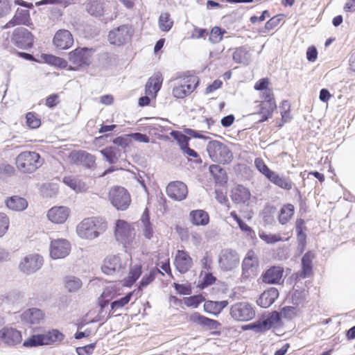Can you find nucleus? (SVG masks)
I'll return each mask as SVG.
<instances>
[{
	"label": "nucleus",
	"mask_w": 355,
	"mask_h": 355,
	"mask_svg": "<svg viewBox=\"0 0 355 355\" xmlns=\"http://www.w3.org/2000/svg\"><path fill=\"white\" fill-rule=\"evenodd\" d=\"M206 150L214 162L227 164L232 161L234 157L230 148L225 144L217 140L209 141Z\"/></svg>",
	"instance_id": "1"
},
{
	"label": "nucleus",
	"mask_w": 355,
	"mask_h": 355,
	"mask_svg": "<svg viewBox=\"0 0 355 355\" xmlns=\"http://www.w3.org/2000/svg\"><path fill=\"white\" fill-rule=\"evenodd\" d=\"M42 164L40 155L36 152L25 151L16 158L17 168L22 173H31Z\"/></svg>",
	"instance_id": "2"
},
{
	"label": "nucleus",
	"mask_w": 355,
	"mask_h": 355,
	"mask_svg": "<svg viewBox=\"0 0 355 355\" xmlns=\"http://www.w3.org/2000/svg\"><path fill=\"white\" fill-rule=\"evenodd\" d=\"M198 85V79L194 76L178 78L174 80L172 94L176 98H184L191 94Z\"/></svg>",
	"instance_id": "3"
},
{
	"label": "nucleus",
	"mask_w": 355,
	"mask_h": 355,
	"mask_svg": "<svg viewBox=\"0 0 355 355\" xmlns=\"http://www.w3.org/2000/svg\"><path fill=\"white\" fill-rule=\"evenodd\" d=\"M99 227L98 218H87L77 225L76 233L83 239L92 240L99 236Z\"/></svg>",
	"instance_id": "4"
},
{
	"label": "nucleus",
	"mask_w": 355,
	"mask_h": 355,
	"mask_svg": "<svg viewBox=\"0 0 355 355\" xmlns=\"http://www.w3.org/2000/svg\"><path fill=\"white\" fill-rule=\"evenodd\" d=\"M114 235L116 239L124 247L131 245L135 236V227L124 220L116 221Z\"/></svg>",
	"instance_id": "5"
},
{
	"label": "nucleus",
	"mask_w": 355,
	"mask_h": 355,
	"mask_svg": "<svg viewBox=\"0 0 355 355\" xmlns=\"http://www.w3.org/2000/svg\"><path fill=\"white\" fill-rule=\"evenodd\" d=\"M108 196L111 204L118 210L127 209L131 202L128 191L122 187L116 186L111 188Z\"/></svg>",
	"instance_id": "6"
},
{
	"label": "nucleus",
	"mask_w": 355,
	"mask_h": 355,
	"mask_svg": "<svg viewBox=\"0 0 355 355\" xmlns=\"http://www.w3.org/2000/svg\"><path fill=\"white\" fill-rule=\"evenodd\" d=\"M93 53L92 49L86 47L77 48L69 52L68 59L74 67H70L69 69L76 71L80 67L89 66L91 63V58Z\"/></svg>",
	"instance_id": "7"
},
{
	"label": "nucleus",
	"mask_w": 355,
	"mask_h": 355,
	"mask_svg": "<svg viewBox=\"0 0 355 355\" xmlns=\"http://www.w3.org/2000/svg\"><path fill=\"white\" fill-rule=\"evenodd\" d=\"M230 315L235 320L247 322L255 316V310L252 305L247 302H237L232 305Z\"/></svg>",
	"instance_id": "8"
},
{
	"label": "nucleus",
	"mask_w": 355,
	"mask_h": 355,
	"mask_svg": "<svg viewBox=\"0 0 355 355\" xmlns=\"http://www.w3.org/2000/svg\"><path fill=\"white\" fill-rule=\"evenodd\" d=\"M261 96L263 101L260 105V112L252 114L254 116L261 115V119H258V121L260 123L266 121L270 118L273 111L277 107L272 89L268 88L263 90Z\"/></svg>",
	"instance_id": "9"
},
{
	"label": "nucleus",
	"mask_w": 355,
	"mask_h": 355,
	"mask_svg": "<svg viewBox=\"0 0 355 355\" xmlns=\"http://www.w3.org/2000/svg\"><path fill=\"white\" fill-rule=\"evenodd\" d=\"M240 262L238 252L232 249L222 250L218 257V265L223 271H231L236 268Z\"/></svg>",
	"instance_id": "10"
},
{
	"label": "nucleus",
	"mask_w": 355,
	"mask_h": 355,
	"mask_svg": "<svg viewBox=\"0 0 355 355\" xmlns=\"http://www.w3.org/2000/svg\"><path fill=\"white\" fill-rule=\"evenodd\" d=\"M44 263V259L38 254H28L21 259L19 269L26 275H31L41 268Z\"/></svg>",
	"instance_id": "11"
},
{
	"label": "nucleus",
	"mask_w": 355,
	"mask_h": 355,
	"mask_svg": "<svg viewBox=\"0 0 355 355\" xmlns=\"http://www.w3.org/2000/svg\"><path fill=\"white\" fill-rule=\"evenodd\" d=\"M126 268V263L123 262L119 256H107L101 267L102 271L107 275L123 272Z\"/></svg>",
	"instance_id": "12"
},
{
	"label": "nucleus",
	"mask_w": 355,
	"mask_h": 355,
	"mask_svg": "<svg viewBox=\"0 0 355 355\" xmlns=\"http://www.w3.org/2000/svg\"><path fill=\"white\" fill-rule=\"evenodd\" d=\"M11 41L17 47L27 49L33 46V35L25 28H17L12 33Z\"/></svg>",
	"instance_id": "13"
},
{
	"label": "nucleus",
	"mask_w": 355,
	"mask_h": 355,
	"mask_svg": "<svg viewBox=\"0 0 355 355\" xmlns=\"http://www.w3.org/2000/svg\"><path fill=\"white\" fill-rule=\"evenodd\" d=\"M70 243L64 239L52 240L50 245V256L53 259H63L69 255Z\"/></svg>",
	"instance_id": "14"
},
{
	"label": "nucleus",
	"mask_w": 355,
	"mask_h": 355,
	"mask_svg": "<svg viewBox=\"0 0 355 355\" xmlns=\"http://www.w3.org/2000/svg\"><path fill=\"white\" fill-rule=\"evenodd\" d=\"M131 35L130 27L122 25L110 31L108 40L111 44L120 46L128 41Z\"/></svg>",
	"instance_id": "15"
},
{
	"label": "nucleus",
	"mask_w": 355,
	"mask_h": 355,
	"mask_svg": "<svg viewBox=\"0 0 355 355\" xmlns=\"http://www.w3.org/2000/svg\"><path fill=\"white\" fill-rule=\"evenodd\" d=\"M21 340V332L15 328L4 327L0 330V341L7 346H15Z\"/></svg>",
	"instance_id": "16"
},
{
	"label": "nucleus",
	"mask_w": 355,
	"mask_h": 355,
	"mask_svg": "<svg viewBox=\"0 0 355 355\" xmlns=\"http://www.w3.org/2000/svg\"><path fill=\"white\" fill-rule=\"evenodd\" d=\"M166 193L169 198L181 201L186 198L188 189L187 185L180 181L171 182L166 187Z\"/></svg>",
	"instance_id": "17"
},
{
	"label": "nucleus",
	"mask_w": 355,
	"mask_h": 355,
	"mask_svg": "<svg viewBox=\"0 0 355 355\" xmlns=\"http://www.w3.org/2000/svg\"><path fill=\"white\" fill-rule=\"evenodd\" d=\"M53 43L56 48L60 50H66L73 45V37L68 30L61 29L55 33Z\"/></svg>",
	"instance_id": "18"
},
{
	"label": "nucleus",
	"mask_w": 355,
	"mask_h": 355,
	"mask_svg": "<svg viewBox=\"0 0 355 355\" xmlns=\"http://www.w3.org/2000/svg\"><path fill=\"white\" fill-rule=\"evenodd\" d=\"M70 215V209L65 206H55L47 212L48 219L55 224L64 223Z\"/></svg>",
	"instance_id": "19"
},
{
	"label": "nucleus",
	"mask_w": 355,
	"mask_h": 355,
	"mask_svg": "<svg viewBox=\"0 0 355 355\" xmlns=\"http://www.w3.org/2000/svg\"><path fill=\"white\" fill-rule=\"evenodd\" d=\"M71 161L86 168H92L95 164V157L85 151H73L70 153Z\"/></svg>",
	"instance_id": "20"
},
{
	"label": "nucleus",
	"mask_w": 355,
	"mask_h": 355,
	"mask_svg": "<svg viewBox=\"0 0 355 355\" xmlns=\"http://www.w3.org/2000/svg\"><path fill=\"white\" fill-rule=\"evenodd\" d=\"M192 264V259L187 252L178 250L175 259V265L180 273L187 272L191 268Z\"/></svg>",
	"instance_id": "21"
},
{
	"label": "nucleus",
	"mask_w": 355,
	"mask_h": 355,
	"mask_svg": "<svg viewBox=\"0 0 355 355\" xmlns=\"http://www.w3.org/2000/svg\"><path fill=\"white\" fill-rule=\"evenodd\" d=\"M189 320L209 330H216L220 325L217 320L207 318L198 312L192 313L189 317Z\"/></svg>",
	"instance_id": "22"
},
{
	"label": "nucleus",
	"mask_w": 355,
	"mask_h": 355,
	"mask_svg": "<svg viewBox=\"0 0 355 355\" xmlns=\"http://www.w3.org/2000/svg\"><path fill=\"white\" fill-rule=\"evenodd\" d=\"M163 78L160 73L153 74L147 81L145 87V93L148 96L155 98L159 91Z\"/></svg>",
	"instance_id": "23"
},
{
	"label": "nucleus",
	"mask_w": 355,
	"mask_h": 355,
	"mask_svg": "<svg viewBox=\"0 0 355 355\" xmlns=\"http://www.w3.org/2000/svg\"><path fill=\"white\" fill-rule=\"evenodd\" d=\"M278 296V290L275 288H270L261 293L257 301V304L262 308H268L274 303Z\"/></svg>",
	"instance_id": "24"
},
{
	"label": "nucleus",
	"mask_w": 355,
	"mask_h": 355,
	"mask_svg": "<svg viewBox=\"0 0 355 355\" xmlns=\"http://www.w3.org/2000/svg\"><path fill=\"white\" fill-rule=\"evenodd\" d=\"M284 270L279 266H273L262 275V280L267 284H278L282 277Z\"/></svg>",
	"instance_id": "25"
},
{
	"label": "nucleus",
	"mask_w": 355,
	"mask_h": 355,
	"mask_svg": "<svg viewBox=\"0 0 355 355\" xmlns=\"http://www.w3.org/2000/svg\"><path fill=\"white\" fill-rule=\"evenodd\" d=\"M189 220L195 226H205L209 223V216L202 209H196L189 213Z\"/></svg>",
	"instance_id": "26"
},
{
	"label": "nucleus",
	"mask_w": 355,
	"mask_h": 355,
	"mask_svg": "<svg viewBox=\"0 0 355 355\" xmlns=\"http://www.w3.org/2000/svg\"><path fill=\"white\" fill-rule=\"evenodd\" d=\"M44 313L37 308L26 310L21 315V320L30 324H38L44 318Z\"/></svg>",
	"instance_id": "27"
},
{
	"label": "nucleus",
	"mask_w": 355,
	"mask_h": 355,
	"mask_svg": "<svg viewBox=\"0 0 355 355\" xmlns=\"http://www.w3.org/2000/svg\"><path fill=\"white\" fill-rule=\"evenodd\" d=\"M314 259V254L309 251L302 258V270L299 272L298 276L302 279L310 276L312 272V261Z\"/></svg>",
	"instance_id": "28"
},
{
	"label": "nucleus",
	"mask_w": 355,
	"mask_h": 355,
	"mask_svg": "<svg viewBox=\"0 0 355 355\" xmlns=\"http://www.w3.org/2000/svg\"><path fill=\"white\" fill-rule=\"evenodd\" d=\"M257 266V259L252 250L248 252L242 263V275L247 277L250 275V272L253 271V268Z\"/></svg>",
	"instance_id": "29"
},
{
	"label": "nucleus",
	"mask_w": 355,
	"mask_h": 355,
	"mask_svg": "<svg viewBox=\"0 0 355 355\" xmlns=\"http://www.w3.org/2000/svg\"><path fill=\"white\" fill-rule=\"evenodd\" d=\"M6 206L11 210L16 211H21L26 209L28 207L27 200L18 196H14L6 201Z\"/></svg>",
	"instance_id": "30"
},
{
	"label": "nucleus",
	"mask_w": 355,
	"mask_h": 355,
	"mask_svg": "<svg viewBox=\"0 0 355 355\" xmlns=\"http://www.w3.org/2000/svg\"><path fill=\"white\" fill-rule=\"evenodd\" d=\"M228 305L227 300L223 301H207L204 304V310L205 312L218 315L222 310Z\"/></svg>",
	"instance_id": "31"
},
{
	"label": "nucleus",
	"mask_w": 355,
	"mask_h": 355,
	"mask_svg": "<svg viewBox=\"0 0 355 355\" xmlns=\"http://www.w3.org/2000/svg\"><path fill=\"white\" fill-rule=\"evenodd\" d=\"M250 198V192L246 187L242 185H238L232 191V199L236 203H245Z\"/></svg>",
	"instance_id": "32"
},
{
	"label": "nucleus",
	"mask_w": 355,
	"mask_h": 355,
	"mask_svg": "<svg viewBox=\"0 0 355 355\" xmlns=\"http://www.w3.org/2000/svg\"><path fill=\"white\" fill-rule=\"evenodd\" d=\"M141 222L142 223V232L144 237L147 239H150L153 236V228L150 221L149 211L147 208L145 209L141 218Z\"/></svg>",
	"instance_id": "33"
},
{
	"label": "nucleus",
	"mask_w": 355,
	"mask_h": 355,
	"mask_svg": "<svg viewBox=\"0 0 355 355\" xmlns=\"http://www.w3.org/2000/svg\"><path fill=\"white\" fill-rule=\"evenodd\" d=\"M62 182L76 192H82L87 189L85 182L71 175L64 177Z\"/></svg>",
	"instance_id": "34"
},
{
	"label": "nucleus",
	"mask_w": 355,
	"mask_h": 355,
	"mask_svg": "<svg viewBox=\"0 0 355 355\" xmlns=\"http://www.w3.org/2000/svg\"><path fill=\"white\" fill-rule=\"evenodd\" d=\"M268 180L276 186L285 190L289 191L293 188V184L289 178L280 176L276 172H274Z\"/></svg>",
	"instance_id": "35"
},
{
	"label": "nucleus",
	"mask_w": 355,
	"mask_h": 355,
	"mask_svg": "<svg viewBox=\"0 0 355 355\" xmlns=\"http://www.w3.org/2000/svg\"><path fill=\"white\" fill-rule=\"evenodd\" d=\"M87 12L91 15L101 17L104 13L103 3L98 0H90L85 4Z\"/></svg>",
	"instance_id": "36"
},
{
	"label": "nucleus",
	"mask_w": 355,
	"mask_h": 355,
	"mask_svg": "<svg viewBox=\"0 0 355 355\" xmlns=\"http://www.w3.org/2000/svg\"><path fill=\"white\" fill-rule=\"evenodd\" d=\"M295 212L294 206L292 204L288 203L284 205L279 211L278 220L280 224H286L293 217Z\"/></svg>",
	"instance_id": "37"
},
{
	"label": "nucleus",
	"mask_w": 355,
	"mask_h": 355,
	"mask_svg": "<svg viewBox=\"0 0 355 355\" xmlns=\"http://www.w3.org/2000/svg\"><path fill=\"white\" fill-rule=\"evenodd\" d=\"M141 269V266L139 264L131 266L128 277L124 280L123 285L127 287L132 286L141 276L142 273Z\"/></svg>",
	"instance_id": "38"
},
{
	"label": "nucleus",
	"mask_w": 355,
	"mask_h": 355,
	"mask_svg": "<svg viewBox=\"0 0 355 355\" xmlns=\"http://www.w3.org/2000/svg\"><path fill=\"white\" fill-rule=\"evenodd\" d=\"M28 11L21 10H17L15 16L6 25L2 26L3 29L13 27L17 24H24L27 20Z\"/></svg>",
	"instance_id": "39"
},
{
	"label": "nucleus",
	"mask_w": 355,
	"mask_h": 355,
	"mask_svg": "<svg viewBox=\"0 0 355 355\" xmlns=\"http://www.w3.org/2000/svg\"><path fill=\"white\" fill-rule=\"evenodd\" d=\"M233 60L239 64H247L250 59V54L247 49L244 46H241L234 51L233 53Z\"/></svg>",
	"instance_id": "40"
},
{
	"label": "nucleus",
	"mask_w": 355,
	"mask_h": 355,
	"mask_svg": "<svg viewBox=\"0 0 355 355\" xmlns=\"http://www.w3.org/2000/svg\"><path fill=\"white\" fill-rule=\"evenodd\" d=\"M46 345L55 343H60L63 340L64 335L58 329H53L46 334H43Z\"/></svg>",
	"instance_id": "41"
},
{
	"label": "nucleus",
	"mask_w": 355,
	"mask_h": 355,
	"mask_svg": "<svg viewBox=\"0 0 355 355\" xmlns=\"http://www.w3.org/2000/svg\"><path fill=\"white\" fill-rule=\"evenodd\" d=\"M162 274V275L164 273L158 268H153L150 270L149 273L145 274L141 280L139 282V289L142 290L144 288H146L147 286H148L150 283H152L157 274Z\"/></svg>",
	"instance_id": "42"
},
{
	"label": "nucleus",
	"mask_w": 355,
	"mask_h": 355,
	"mask_svg": "<svg viewBox=\"0 0 355 355\" xmlns=\"http://www.w3.org/2000/svg\"><path fill=\"white\" fill-rule=\"evenodd\" d=\"M304 221L303 219H297L296 220L295 229L297 232V239L299 245L302 248V250L306 245V235L304 232V229H306L304 225Z\"/></svg>",
	"instance_id": "43"
},
{
	"label": "nucleus",
	"mask_w": 355,
	"mask_h": 355,
	"mask_svg": "<svg viewBox=\"0 0 355 355\" xmlns=\"http://www.w3.org/2000/svg\"><path fill=\"white\" fill-rule=\"evenodd\" d=\"M158 25L159 29L164 32H168L171 29L173 25V21L171 18L168 12H162L160 14Z\"/></svg>",
	"instance_id": "44"
},
{
	"label": "nucleus",
	"mask_w": 355,
	"mask_h": 355,
	"mask_svg": "<svg viewBox=\"0 0 355 355\" xmlns=\"http://www.w3.org/2000/svg\"><path fill=\"white\" fill-rule=\"evenodd\" d=\"M64 286L69 292H76L82 286L81 280L74 276H67L64 278Z\"/></svg>",
	"instance_id": "45"
},
{
	"label": "nucleus",
	"mask_w": 355,
	"mask_h": 355,
	"mask_svg": "<svg viewBox=\"0 0 355 355\" xmlns=\"http://www.w3.org/2000/svg\"><path fill=\"white\" fill-rule=\"evenodd\" d=\"M46 345L43 334H35L25 340L23 346L25 347H35Z\"/></svg>",
	"instance_id": "46"
},
{
	"label": "nucleus",
	"mask_w": 355,
	"mask_h": 355,
	"mask_svg": "<svg viewBox=\"0 0 355 355\" xmlns=\"http://www.w3.org/2000/svg\"><path fill=\"white\" fill-rule=\"evenodd\" d=\"M282 316L280 313L272 312L266 319L261 321V325L265 331L271 329L275 324L279 322Z\"/></svg>",
	"instance_id": "47"
},
{
	"label": "nucleus",
	"mask_w": 355,
	"mask_h": 355,
	"mask_svg": "<svg viewBox=\"0 0 355 355\" xmlns=\"http://www.w3.org/2000/svg\"><path fill=\"white\" fill-rule=\"evenodd\" d=\"M254 166L257 171L264 175L268 180L270 178L275 171L270 170L268 166L265 164L264 161L260 158L257 157L254 159Z\"/></svg>",
	"instance_id": "48"
},
{
	"label": "nucleus",
	"mask_w": 355,
	"mask_h": 355,
	"mask_svg": "<svg viewBox=\"0 0 355 355\" xmlns=\"http://www.w3.org/2000/svg\"><path fill=\"white\" fill-rule=\"evenodd\" d=\"M170 135L177 141L181 150L189 146V138L178 130H172Z\"/></svg>",
	"instance_id": "49"
},
{
	"label": "nucleus",
	"mask_w": 355,
	"mask_h": 355,
	"mask_svg": "<svg viewBox=\"0 0 355 355\" xmlns=\"http://www.w3.org/2000/svg\"><path fill=\"white\" fill-rule=\"evenodd\" d=\"M259 236L268 244H274L282 240L279 234H267L263 231L259 232Z\"/></svg>",
	"instance_id": "50"
},
{
	"label": "nucleus",
	"mask_w": 355,
	"mask_h": 355,
	"mask_svg": "<svg viewBox=\"0 0 355 355\" xmlns=\"http://www.w3.org/2000/svg\"><path fill=\"white\" fill-rule=\"evenodd\" d=\"M46 61L60 69H65L68 67V63L64 59L55 55H46Z\"/></svg>",
	"instance_id": "51"
},
{
	"label": "nucleus",
	"mask_w": 355,
	"mask_h": 355,
	"mask_svg": "<svg viewBox=\"0 0 355 355\" xmlns=\"http://www.w3.org/2000/svg\"><path fill=\"white\" fill-rule=\"evenodd\" d=\"M225 33V30L215 26L214 27L210 33L209 41L214 44L220 42L223 39V35Z\"/></svg>",
	"instance_id": "52"
},
{
	"label": "nucleus",
	"mask_w": 355,
	"mask_h": 355,
	"mask_svg": "<svg viewBox=\"0 0 355 355\" xmlns=\"http://www.w3.org/2000/svg\"><path fill=\"white\" fill-rule=\"evenodd\" d=\"M132 296V293H129L124 297L115 300L111 303V309L112 310H117L123 308L125 305H126L130 301Z\"/></svg>",
	"instance_id": "53"
},
{
	"label": "nucleus",
	"mask_w": 355,
	"mask_h": 355,
	"mask_svg": "<svg viewBox=\"0 0 355 355\" xmlns=\"http://www.w3.org/2000/svg\"><path fill=\"white\" fill-rule=\"evenodd\" d=\"M114 289L112 286H107L104 289L101 294L102 301L101 306L104 308L108 303V302L114 297Z\"/></svg>",
	"instance_id": "54"
},
{
	"label": "nucleus",
	"mask_w": 355,
	"mask_h": 355,
	"mask_svg": "<svg viewBox=\"0 0 355 355\" xmlns=\"http://www.w3.org/2000/svg\"><path fill=\"white\" fill-rule=\"evenodd\" d=\"M209 172L216 181H222L225 173V171L217 164L211 165Z\"/></svg>",
	"instance_id": "55"
},
{
	"label": "nucleus",
	"mask_w": 355,
	"mask_h": 355,
	"mask_svg": "<svg viewBox=\"0 0 355 355\" xmlns=\"http://www.w3.org/2000/svg\"><path fill=\"white\" fill-rule=\"evenodd\" d=\"M26 124L31 128H37L41 124L40 119L34 113L28 112L26 115Z\"/></svg>",
	"instance_id": "56"
},
{
	"label": "nucleus",
	"mask_w": 355,
	"mask_h": 355,
	"mask_svg": "<svg viewBox=\"0 0 355 355\" xmlns=\"http://www.w3.org/2000/svg\"><path fill=\"white\" fill-rule=\"evenodd\" d=\"M157 122L152 123L149 125V128L151 130L159 132H165L170 129V127L164 125V123L167 122V120H164V119H159L157 120Z\"/></svg>",
	"instance_id": "57"
},
{
	"label": "nucleus",
	"mask_w": 355,
	"mask_h": 355,
	"mask_svg": "<svg viewBox=\"0 0 355 355\" xmlns=\"http://www.w3.org/2000/svg\"><path fill=\"white\" fill-rule=\"evenodd\" d=\"M203 298L201 295H193L184 298V304L187 306L197 308L198 305L202 302Z\"/></svg>",
	"instance_id": "58"
},
{
	"label": "nucleus",
	"mask_w": 355,
	"mask_h": 355,
	"mask_svg": "<svg viewBox=\"0 0 355 355\" xmlns=\"http://www.w3.org/2000/svg\"><path fill=\"white\" fill-rule=\"evenodd\" d=\"M9 227V218L3 214L0 213V237H2Z\"/></svg>",
	"instance_id": "59"
},
{
	"label": "nucleus",
	"mask_w": 355,
	"mask_h": 355,
	"mask_svg": "<svg viewBox=\"0 0 355 355\" xmlns=\"http://www.w3.org/2000/svg\"><path fill=\"white\" fill-rule=\"evenodd\" d=\"M101 153L105 158L106 161L110 164H114L116 162V157L115 153L112 148H105L101 150Z\"/></svg>",
	"instance_id": "60"
},
{
	"label": "nucleus",
	"mask_w": 355,
	"mask_h": 355,
	"mask_svg": "<svg viewBox=\"0 0 355 355\" xmlns=\"http://www.w3.org/2000/svg\"><path fill=\"white\" fill-rule=\"evenodd\" d=\"M96 344L92 343L84 347L76 348V352L78 355H90L93 353Z\"/></svg>",
	"instance_id": "61"
},
{
	"label": "nucleus",
	"mask_w": 355,
	"mask_h": 355,
	"mask_svg": "<svg viewBox=\"0 0 355 355\" xmlns=\"http://www.w3.org/2000/svg\"><path fill=\"white\" fill-rule=\"evenodd\" d=\"M130 142V135H125L124 136H121L115 138L113 140V143L119 146H121L122 148L127 147Z\"/></svg>",
	"instance_id": "62"
},
{
	"label": "nucleus",
	"mask_w": 355,
	"mask_h": 355,
	"mask_svg": "<svg viewBox=\"0 0 355 355\" xmlns=\"http://www.w3.org/2000/svg\"><path fill=\"white\" fill-rule=\"evenodd\" d=\"M279 313L282 318L290 319L295 315V308L293 306H284Z\"/></svg>",
	"instance_id": "63"
},
{
	"label": "nucleus",
	"mask_w": 355,
	"mask_h": 355,
	"mask_svg": "<svg viewBox=\"0 0 355 355\" xmlns=\"http://www.w3.org/2000/svg\"><path fill=\"white\" fill-rule=\"evenodd\" d=\"M182 151L187 157H192L194 158H197V159L196 160V163L202 162V160L200 157H199L198 153L193 149L190 148L189 146H187L185 148L182 149Z\"/></svg>",
	"instance_id": "64"
}]
</instances>
